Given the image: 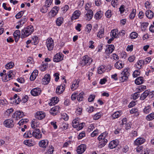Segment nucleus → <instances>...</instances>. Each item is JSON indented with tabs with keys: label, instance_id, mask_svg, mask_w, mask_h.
<instances>
[{
	"label": "nucleus",
	"instance_id": "f257e3e1",
	"mask_svg": "<svg viewBox=\"0 0 154 154\" xmlns=\"http://www.w3.org/2000/svg\"><path fill=\"white\" fill-rule=\"evenodd\" d=\"M34 28L32 26H29L25 27L21 32L20 35L22 38H24L30 35L34 31Z\"/></svg>",
	"mask_w": 154,
	"mask_h": 154
},
{
	"label": "nucleus",
	"instance_id": "f03ea898",
	"mask_svg": "<svg viewBox=\"0 0 154 154\" xmlns=\"http://www.w3.org/2000/svg\"><path fill=\"white\" fill-rule=\"evenodd\" d=\"M92 61V60L91 57L88 55H85L80 61V64L82 66H83L86 65H89Z\"/></svg>",
	"mask_w": 154,
	"mask_h": 154
},
{
	"label": "nucleus",
	"instance_id": "7ed1b4c3",
	"mask_svg": "<svg viewBox=\"0 0 154 154\" xmlns=\"http://www.w3.org/2000/svg\"><path fill=\"white\" fill-rule=\"evenodd\" d=\"M46 45L49 51L53 50L54 46V40L52 38H49L47 39Z\"/></svg>",
	"mask_w": 154,
	"mask_h": 154
},
{
	"label": "nucleus",
	"instance_id": "20e7f679",
	"mask_svg": "<svg viewBox=\"0 0 154 154\" xmlns=\"http://www.w3.org/2000/svg\"><path fill=\"white\" fill-rule=\"evenodd\" d=\"M24 116L23 113L20 111H17L13 115V117L15 120H18Z\"/></svg>",
	"mask_w": 154,
	"mask_h": 154
},
{
	"label": "nucleus",
	"instance_id": "39448f33",
	"mask_svg": "<svg viewBox=\"0 0 154 154\" xmlns=\"http://www.w3.org/2000/svg\"><path fill=\"white\" fill-rule=\"evenodd\" d=\"M63 55L62 53H58L55 54L54 57V61L55 62H58L63 59Z\"/></svg>",
	"mask_w": 154,
	"mask_h": 154
},
{
	"label": "nucleus",
	"instance_id": "423d86ee",
	"mask_svg": "<svg viewBox=\"0 0 154 154\" xmlns=\"http://www.w3.org/2000/svg\"><path fill=\"white\" fill-rule=\"evenodd\" d=\"M42 90L39 88H35L31 91L30 93L31 95L34 96L39 95L41 93Z\"/></svg>",
	"mask_w": 154,
	"mask_h": 154
},
{
	"label": "nucleus",
	"instance_id": "0eeeda50",
	"mask_svg": "<svg viewBox=\"0 0 154 154\" xmlns=\"http://www.w3.org/2000/svg\"><path fill=\"white\" fill-rule=\"evenodd\" d=\"M4 124L6 127L11 128L14 126V122L12 119H8L5 120L4 122Z\"/></svg>",
	"mask_w": 154,
	"mask_h": 154
},
{
	"label": "nucleus",
	"instance_id": "6e6552de",
	"mask_svg": "<svg viewBox=\"0 0 154 154\" xmlns=\"http://www.w3.org/2000/svg\"><path fill=\"white\" fill-rule=\"evenodd\" d=\"M35 116L37 119L39 120H42L45 117V114L44 112L39 111L36 113Z\"/></svg>",
	"mask_w": 154,
	"mask_h": 154
},
{
	"label": "nucleus",
	"instance_id": "1a4fd4ad",
	"mask_svg": "<svg viewBox=\"0 0 154 154\" xmlns=\"http://www.w3.org/2000/svg\"><path fill=\"white\" fill-rule=\"evenodd\" d=\"M86 146L84 144H82L77 148L76 151L78 153L81 154L83 153L86 149Z\"/></svg>",
	"mask_w": 154,
	"mask_h": 154
},
{
	"label": "nucleus",
	"instance_id": "9d476101",
	"mask_svg": "<svg viewBox=\"0 0 154 154\" xmlns=\"http://www.w3.org/2000/svg\"><path fill=\"white\" fill-rule=\"evenodd\" d=\"M32 134V136L38 139L41 138L42 137V134L40 130L36 128L35 130L33 131Z\"/></svg>",
	"mask_w": 154,
	"mask_h": 154
},
{
	"label": "nucleus",
	"instance_id": "9b49d317",
	"mask_svg": "<svg viewBox=\"0 0 154 154\" xmlns=\"http://www.w3.org/2000/svg\"><path fill=\"white\" fill-rule=\"evenodd\" d=\"M65 85L64 84H62L57 86L56 89V93L58 94L62 93L65 90Z\"/></svg>",
	"mask_w": 154,
	"mask_h": 154
},
{
	"label": "nucleus",
	"instance_id": "f8f14e48",
	"mask_svg": "<svg viewBox=\"0 0 154 154\" xmlns=\"http://www.w3.org/2000/svg\"><path fill=\"white\" fill-rule=\"evenodd\" d=\"M79 80L78 79L75 80L72 82L71 86V88L72 91H74L79 86Z\"/></svg>",
	"mask_w": 154,
	"mask_h": 154
},
{
	"label": "nucleus",
	"instance_id": "ddd939ff",
	"mask_svg": "<svg viewBox=\"0 0 154 154\" xmlns=\"http://www.w3.org/2000/svg\"><path fill=\"white\" fill-rule=\"evenodd\" d=\"M145 141V140L143 138L139 137L135 140L134 143V145L138 146L143 143Z\"/></svg>",
	"mask_w": 154,
	"mask_h": 154
},
{
	"label": "nucleus",
	"instance_id": "4468645a",
	"mask_svg": "<svg viewBox=\"0 0 154 154\" xmlns=\"http://www.w3.org/2000/svg\"><path fill=\"white\" fill-rule=\"evenodd\" d=\"M127 120V119L126 118L123 119L122 120V123L120 124V126H122L123 125H125V127L126 129L128 130L131 128V124L130 122L127 123L126 122Z\"/></svg>",
	"mask_w": 154,
	"mask_h": 154
},
{
	"label": "nucleus",
	"instance_id": "2eb2a0df",
	"mask_svg": "<svg viewBox=\"0 0 154 154\" xmlns=\"http://www.w3.org/2000/svg\"><path fill=\"white\" fill-rule=\"evenodd\" d=\"M85 17L87 18V20H89L91 19L93 16V11L91 9L88 10L85 12Z\"/></svg>",
	"mask_w": 154,
	"mask_h": 154
},
{
	"label": "nucleus",
	"instance_id": "dca6fc26",
	"mask_svg": "<svg viewBox=\"0 0 154 154\" xmlns=\"http://www.w3.org/2000/svg\"><path fill=\"white\" fill-rule=\"evenodd\" d=\"M48 143L49 141L48 140H41L39 142V145L40 147L45 148H46Z\"/></svg>",
	"mask_w": 154,
	"mask_h": 154
},
{
	"label": "nucleus",
	"instance_id": "f3484780",
	"mask_svg": "<svg viewBox=\"0 0 154 154\" xmlns=\"http://www.w3.org/2000/svg\"><path fill=\"white\" fill-rule=\"evenodd\" d=\"M39 124L38 120L36 119H33L32 120L31 123V127L32 128L36 129V128L39 126Z\"/></svg>",
	"mask_w": 154,
	"mask_h": 154
},
{
	"label": "nucleus",
	"instance_id": "a211bd4d",
	"mask_svg": "<svg viewBox=\"0 0 154 154\" xmlns=\"http://www.w3.org/2000/svg\"><path fill=\"white\" fill-rule=\"evenodd\" d=\"M98 140H104L105 139H108V133L106 132H105L102 133L100 135L98 138Z\"/></svg>",
	"mask_w": 154,
	"mask_h": 154
},
{
	"label": "nucleus",
	"instance_id": "6ab92c4d",
	"mask_svg": "<svg viewBox=\"0 0 154 154\" xmlns=\"http://www.w3.org/2000/svg\"><path fill=\"white\" fill-rule=\"evenodd\" d=\"M119 143V141L117 140L112 141L109 144V147L111 149L115 148L118 145Z\"/></svg>",
	"mask_w": 154,
	"mask_h": 154
},
{
	"label": "nucleus",
	"instance_id": "aec40b11",
	"mask_svg": "<svg viewBox=\"0 0 154 154\" xmlns=\"http://www.w3.org/2000/svg\"><path fill=\"white\" fill-rule=\"evenodd\" d=\"M114 48L115 47L113 45H109L107 48L105 50V52L107 54H111L114 51Z\"/></svg>",
	"mask_w": 154,
	"mask_h": 154
},
{
	"label": "nucleus",
	"instance_id": "412c9836",
	"mask_svg": "<svg viewBox=\"0 0 154 154\" xmlns=\"http://www.w3.org/2000/svg\"><path fill=\"white\" fill-rule=\"evenodd\" d=\"M60 109V107L58 106H56L52 108L50 111V112L53 115H56Z\"/></svg>",
	"mask_w": 154,
	"mask_h": 154
},
{
	"label": "nucleus",
	"instance_id": "4be33fe9",
	"mask_svg": "<svg viewBox=\"0 0 154 154\" xmlns=\"http://www.w3.org/2000/svg\"><path fill=\"white\" fill-rule=\"evenodd\" d=\"M124 64L121 61H118L115 64V66L117 69H120L124 67Z\"/></svg>",
	"mask_w": 154,
	"mask_h": 154
},
{
	"label": "nucleus",
	"instance_id": "5701e85b",
	"mask_svg": "<svg viewBox=\"0 0 154 154\" xmlns=\"http://www.w3.org/2000/svg\"><path fill=\"white\" fill-rule=\"evenodd\" d=\"M50 79L51 77L50 75L48 74H46L42 79L43 83L44 84H48L50 82Z\"/></svg>",
	"mask_w": 154,
	"mask_h": 154
},
{
	"label": "nucleus",
	"instance_id": "b1692460",
	"mask_svg": "<svg viewBox=\"0 0 154 154\" xmlns=\"http://www.w3.org/2000/svg\"><path fill=\"white\" fill-rule=\"evenodd\" d=\"M104 29L101 27L100 29H99V31L98 32L97 34V37L99 38H103L104 36Z\"/></svg>",
	"mask_w": 154,
	"mask_h": 154
},
{
	"label": "nucleus",
	"instance_id": "393cba45",
	"mask_svg": "<svg viewBox=\"0 0 154 154\" xmlns=\"http://www.w3.org/2000/svg\"><path fill=\"white\" fill-rule=\"evenodd\" d=\"M59 8L57 6H55L52 8V10L50 11V13H51V16L52 17H54L56 16L58 13Z\"/></svg>",
	"mask_w": 154,
	"mask_h": 154
},
{
	"label": "nucleus",
	"instance_id": "a878e982",
	"mask_svg": "<svg viewBox=\"0 0 154 154\" xmlns=\"http://www.w3.org/2000/svg\"><path fill=\"white\" fill-rule=\"evenodd\" d=\"M38 70L35 69L34 70L30 76V79L31 81L34 80L38 75Z\"/></svg>",
	"mask_w": 154,
	"mask_h": 154
},
{
	"label": "nucleus",
	"instance_id": "bb28decb",
	"mask_svg": "<svg viewBox=\"0 0 154 154\" xmlns=\"http://www.w3.org/2000/svg\"><path fill=\"white\" fill-rule=\"evenodd\" d=\"M144 64V61L143 60H140L135 64V66L139 69H141Z\"/></svg>",
	"mask_w": 154,
	"mask_h": 154
},
{
	"label": "nucleus",
	"instance_id": "cd10ccee",
	"mask_svg": "<svg viewBox=\"0 0 154 154\" xmlns=\"http://www.w3.org/2000/svg\"><path fill=\"white\" fill-rule=\"evenodd\" d=\"M145 14L147 18L149 19H151L153 17L154 14L151 10H148L146 11Z\"/></svg>",
	"mask_w": 154,
	"mask_h": 154
},
{
	"label": "nucleus",
	"instance_id": "c85d7f7f",
	"mask_svg": "<svg viewBox=\"0 0 154 154\" xmlns=\"http://www.w3.org/2000/svg\"><path fill=\"white\" fill-rule=\"evenodd\" d=\"M144 80L143 77H140L137 78L135 81V83L137 85L142 84L144 82Z\"/></svg>",
	"mask_w": 154,
	"mask_h": 154
},
{
	"label": "nucleus",
	"instance_id": "c756f323",
	"mask_svg": "<svg viewBox=\"0 0 154 154\" xmlns=\"http://www.w3.org/2000/svg\"><path fill=\"white\" fill-rule=\"evenodd\" d=\"M80 14V12L79 11H76L73 13L72 17V20L76 19L79 16Z\"/></svg>",
	"mask_w": 154,
	"mask_h": 154
},
{
	"label": "nucleus",
	"instance_id": "7c9ffc66",
	"mask_svg": "<svg viewBox=\"0 0 154 154\" xmlns=\"http://www.w3.org/2000/svg\"><path fill=\"white\" fill-rule=\"evenodd\" d=\"M99 140L100 141L99 143L98 146L100 148L104 146L108 142V140L107 139H105L104 140Z\"/></svg>",
	"mask_w": 154,
	"mask_h": 154
},
{
	"label": "nucleus",
	"instance_id": "2f4dec72",
	"mask_svg": "<svg viewBox=\"0 0 154 154\" xmlns=\"http://www.w3.org/2000/svg\"><path fill=\"white\" fill-rule=\"evenodd\" d=\"M149 94V91L148 90L145 91L141 95L140 97V99L141 100H143L148 96Z\"/></svg>",
	"mask_w": 154,
	"mask_h": 154
},
{
	"label": "nucleus",
	"instance_id": "473e14b6",
	"mask_svg": "<svg viewBox=\"0 0 154 154\" xmlns=\"http://www.w3.org/2000/svg\"><path fill=\"white\" fill-rule=\"evenodd\" d=\"M63 21V18L62 17L58 18L56 20V23L57 26H60L62 24Z\"/></svg>",
	"mask_w": 154,
	"mask_h": 154
},
{
	"label": "nucleus",
	"instance_id": "72a5a7b5",
	"mask_svg": "<svg viewBox=\"0 0 154 154\" xmlns=\"http://www.w3.org/2000/svg\"><path fill=\"white\" fill-rule=\"evenodd\" d=\"M59 101L58 98L57 97H53L52 98L51 102H50L49 104L50 106L54 105L57 103Z\"/></svg>",
	"mask_w": 154,
	"mask_h": 154
},
{
	"label": "nucleus",
	"instance_id": "f704fd0d",
	"mask_svg": "<svg viewBox=\"0 0 154 154\" xmlns=\"http://www.w3.org/2000/svg\"><path fill=\"white\" fill-rule=\"evenodd\" d=\"M102 115V113L99 112L94 115L93 116V118L94 120H97L99 119Z\"/></svg>",
	"mask_w": 154,
	"mask_h": 154
},
{
	"label": "nucleus",
	"instance_id": "c9c22d12",
	"mask_svg": "<svg viewBox=\"0 0 154 154\" xmlns=\"http://www.w3.org/2000/svg\"><path fill=\"white\" fill-rule=\"evenodd\" d=\"M129 70V69L128 68H127L123 70L121 74L127 77H128L130 75Z\"/></svg>",
	"mask_w": 154,
	"mask_h": 154
},
{
	"label": "nucleus",
	"instance_id": "e433bc0d",
	"mask_svg": "<svg viewBox=\"0 0 154 154\" xmlns=\"http://www.w3.org/2000/svg\"><path fill=\"white\" fill-rule=\"evenodd\" d=\"M27 20V18L26 16L23 17H22V19L18 22V24L20 25L21 26H22Z\"/></svg>",
	"mask_w": 154,
	"mask_h": 154
},
{
	"label": "nucleus",
	"instance_id": "4c0bfd02",
	"mask_svg": "<svg viewBox=\"0 0 154 154\" xmlns=\"http://www.w3.org/2000/svg\"><path fill=\"white\" fill-rule=\"evenodd\" d=\"M131 114H134L135 116H137L139 115V112H138V109L136 108H132L130 111Z\"/></svg>",
	"mask_w": 154,
	"mask_h": 154
},
{
	"label": "nucleus",
	"instance_id": "58836bf2",
	"mask_svg": "<svg viewBox=\"0 0 154 154\" xmlns=\"http://www.w3.org/2000/svg\"><path fill=\"white\" fill-rule=\"evenodd\" d=\"M121 111H117L113 114L112 116V117L113 119H115L121 116Z\"/></svg>",
	"mask_w": 154,
	"mask_h": 154
},
{
	"label": "nucleus",
	"instance_id": "ea45409f",
	"mask_svg": "<svg viewBox=\"0 0 154 154\" xmlns=\"http://www.w3.org/2000/svg\"><path fill=\"white\" fill-rule=\"evenodd\" d=\"M15 74V72L11 70L10 71L8 74L9 80L12 79L13 77H14Z\"/></svg>",
	"mask_w": 154,
	"mask_h": 154
},
{
	"label": "nucleus",
	"instance_id": "a19ab883",
	"mask_svg": "<svg viewBox=\"0 0 154 154\" xmlns=\"http://www.w3.org/2000/svg\"><path fill=\"white\" fill-rule=\"evenodd\" d=\"M106 70L105 67L103 65L100 66L98 69V72L99 74H102Z\"/></svg>",
	"mask_w": 154,
	"mask_h": 154
},
{
	"label": "nucleus",
	"instance_id": "79ce46f5",
	"mask_svg": "<svg viewBox=\"0 0 154 154\" xmlns=\"http://www.w3.org/2000/svg\"><path fill=\"white\" fill-rule=\"evenodd\" d=\"M32 43L35 45L37 44L38 42V37L34 36L32 37L31 39Z\"/></svg>",
	"mask_w": 154,
	"mask_h": 154
},
{
	"label": "nucleus",
	"instance_id": "37998d69",
	"mask_svg": "<svg viewBox=\"0 0 154 154\" xmlns=\"http://www.w3.org/2000/svg\"><path fill=\"white\" fill-rule=\"evenodd\" d=\"M32 136L31 131L29 130L28 131L26 132L23 135V137L25 138H29Z\"/></svg>",
	"mask_w": 154,
	"mask_h": 154
},
{
	"label": "nucleus",
	"instance_id": "c03bdc74",
	"mask_svg": "<svg viewBox=\"0 0 154 154\" xmlns=\"http://www.w3.org/2000/svg\"><path fill=\"white\" fill-rule=\"evenodd\" d=\"M136 10L133 9L129 16V18L130 19L132 20L134 19L136 15Z\"/></svg>",
	"mask_w": 154,
	"mask_h": 154
},
{
	"label": "nucleus",
	"instance_id": "a18cd8bd",
	"mask_svg": "<svg viewBox=\"0 0 154 154\" xmlns=\"http://www.w3.org/2000/svg\"><path fill=\"white\" fill-rule=\"evenodd\" d=\"M128 78V77L121 74L120 76L119 79L121 82H124L125 81L127 80Z\"/></svg>",
	"mask_w": 154,
	"mask_h": 154
},
{
	"label": "nucleus",
	"instance_id": "49530a36",
	"mask_svg": "<svg viewBox=\"0 0 154 154\" xmlns=\"http://www.w3.org/2000/svg\"><path fill=\"white\" fill-rule=\"evenodd\" d=\"M102 15L101 11H98L94 15L95 18L97 20L99 19L100 18Z\"/></svg>",
	"mask_w": 154,
	"mask_h": 154
},
{
	"label": "nucleus",
	"instance_id": "de8ad7c7",
	"mask_svg": "<svg viewBox=\"0 0 154 154\" xmlns=\"http://www.w3.org/2000/svg\"><path fill=\"white\" fill-rule=\"evenodd\" d=\"M151 106L149 105L145 107L143 110V112L146 114L149 113L151 110Z\"/></svg>",
	"mask_w": 154,
	"mask_h": 154
},
{
	"label": "nucleus",
	"instance_id": "09e8293b",
	"mask_svg": "<svg viewBox=\"0 0 154 154\" xmlns=\"http://www.w3.org/2000/svg\"><path fill=\"white\" fill-rule=\"evenodd\" d=\"M48 7L44 5L40 9V11L43 13H45L47 12L48 10Z\"/></svg>",
	"mask_w": 154,
	"mask_h": 154
},
{
	"label": "nucleus",
	"instance_id": "8fccbe9b",
	"mask_svg": "<svg viewBox=\"0 0 154 154\" xmlns=\"http://www.w3.org/2000/svg\"><path fill=\"white\" fill-rule=\"evenodd\" d=\"M79 123V121L78 120L76 119H75L73 120L72 123V125L73 127L74 128H76L77 127V125Z\"/></svg>",
	"mask_w": 154,
	"mask_h": 154
},
{
	"label": "nucleus",
	"instance_id": "3c124183",
	"mask_svg": "<svg viewBox=\"0 0 154 154\" xmlns=\"http://www.w3.org/2000/svg\"><path fill=\"white\" fill-rule=\"evenodd\" d=\"M14 66V63L12 62L7 64L5 65V68L7 69H9L13 67Z\"/></svg>",
	"mask_w": 154,
	"mask_h": 154
},
{
	"label": "nucleus",
	"instance_id": "603ef678",
	"mask_svg": "<svg viewBox=\"0 0 154 154\" xmlns=\"http://www.w3.org/2000/svg\"><path fill=\"white\" fill-rule=\"evenodd\" d=\"M154 119V112L149 114L146 117V119L148 120H151Z\"/></svg>",
	"mask_w": 154,
	"mask_h": 154
},
{
	"label": "nucleus",
	"instance_id": "864d4df0",
	"mask_svg": "<svg viewBox=\"0 0 154 154\" xmlns=\"http://www.w3.org/2000/svg\"><path fill=\"white\" fill-rule=\"evenodd\" d=\"M25 11H21L18 12L15 16V17L17 19L20 18L23 15L25 12Z\"/></svg>",
	"mask_w": 154,
	"mask_h": 154
},
{
	"label": "nucleus",
	"instance_id": "5fc2aeb1",
	"mask_svg": "<svg viewBox=\"0 0 154 154\" xmlns=\"http://www.w3.org/2000/svg\"><path fill=\"white\" fill-rule=\"evenodd\" d=\"M110 35L112 37L114 38H116L118 36L116 32V30L115 29H113L111 31Z\"/></svg>",
	"mask_w": 154,
	"mask_h": 154
},
{
	"label": "nucleus",
	"instance_id": "6e6d98bb",
	"mask_svg": "<svg viewBox=\"0 0 154 154\" xmlns=\"http://www.w3.org/2000/svg\"><path fill=\"white\" fill-rule=\"evenodd\" d=\"M83 92H81L78 95H77V99L78 101H81L83 100Z\"/></svg>",
	"mask_w": 154,
	"mask_h": 154
},
{
	"label": "nucleus",
	"instance_id": "4d7b16f0",
	"mask_svg": "<svg viewBox=\"0 0 154 154\" xmlns=\"http://www.w3.org/2000/svg\"><path fill=\"white\" fill-rule=\"evenodd\" d=\"M140 72L139 69L134 71L133 73V77L134 78L137 77L140 75Z\"/></svg>",
	"mask_w": 154,
	"mask_h": 154
},
{
	"label": "nucleus",
	"instance_id": "13d9d810",
	"mask_svg": "<svg viewBox=\"0 0 154 154\" xmlns=\"http://www.w3.org/2000/svg\"><path fill=\"white\" fill-rule=\"evenodd\" d=\"M137 33L135 32H133L130 34V38L132 39L136 38L137 37Z\"/></svg>",
	"mask_w": 154,
	"mask_h": 154
},
{
	"label": "nucleus",
	"instance_id": "bf43d9fd",
	"mask_svg": "<svg viewBox=\"0 0 154 154\" xmlns=\"http://www.w3.org/2000/svg\"><path fill=\"white\" fill-rule=\"evenodd\" d=\"M20 31L19 30H16L13 33V35L14 37H20Z\"/></svg>",
	"mask_w": 154,
	"mask_h": 154
},
{
	"label": "nucleus",
	"instance_id": "052dcab7",
	"mask_svg": "<svg viewBox=\"0 0 154 154\" xmlns=\"http://www.w3.org/2000/svg\"><path fill=\"white\" fill-rule=\"evenodd\" d=\"M105 16L107 18H110L112 16V14L110 10H108L105 13Z\"/></svg>",
	"mask_w": 154,
	"mask_h": 154
},
{
	"label": "nucleus",
	"instance_id": "680f3d73",
	"mask_svg": "<svg viewBox=\"0 0 154 154\" xmlns=\"http://www.w3.org/2000/svg\"><path fill=\"white\" fill-rule=\"evenodd\" d=\"M23 143L26 145L29 146H32V144L31 143V141L29 140H25L23 141Z\"/></svg>",
	"mask_w": 154,
	"mask_h": 154
},
{
	"label": "nucleus",
	"instance_id": "e2e57ef3",
	"mask_svg": "<svg viewBox=\"0 0 154 154\" xmlns=\"http://www.w3.org/2000/svg\"><path fill=\"white\" fill-rule=\"evenodd\" d=\"M149 23L147 22L143 23H142L141 25V28L143 30H145L148 26Z\"/></svg>",
	"mask_w": 154,
	"mask_h": 154
},
{
	"label": "nucleus",
	"instance_id": "0e129e2a",
	"mask_svg": "<svg viewBox=\"0 0 154 154\" xmlns=\"http://www.w3.org/2000/svg\"><path fill=\"white\" fill-rule=\"evenodd\" d=\"M98 133V130L97 129H96L91 134V136L92 137H93L97 135Z\"/></svg>",
	"mask_w": 154,
	"mask_h": 154
},
{
	"label": "nucleus",
	"instance_id": "69168bd1",
	"mask_svg": "<svg viewBox=\"0 0 154 154\" xmlns=\"http://www.w3.org/2000/svg\"><path fill=\"white\" fill-rule=\"evenodd\" d=\"M92 29V26L91 24H89L87 25L86 28V31L89 33Z\"/></svg>",
	"mask_w": 154,
	"mask_h": 154
},
{
	"label": "nucleus",
	"instance_id": "338daca9",
	"mask_svg": "<svg viewBox=\"0 0 154 154\" xmlns=\"http://www.w3.org/2000/svg\"><path fill=\"white\" fill-rule=\"evenodd\" d=\"M26 120L27 119H22L18 122V124L20 125H22L23 124L26 123L27 122Z\"/></svg>",
	"mask_w": 154,
	"mask_h": 154
},
{
	"label": "nucleus",
	"instance_id": "774afa93",
	"mask_svg": "<svg viewBox=\"0 0 154 154\" xmlns=\"http://www.w3.org/2000/svg\"><path fill=\"white\" fill-rule=\"evenodd\" d=\"M54 151V148L53 146H51L47 151L48 154H52Z\"/></svg>",
	"mask_w": 154,
	"mask_h": 154
}]
</instances>
